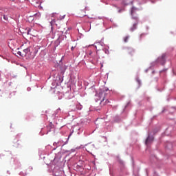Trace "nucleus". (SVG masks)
Listing matches in <instances>:
<instances>
[{
  "mask_svg": "<svg viewBox=\"0 0 176 176\" xmlns=\"http://www.w3.org/2000/svg\"><path fill=\"white\" fill-rule=\"evenodd\" d=\"M38 53V47L30 45L25 48L22 52L18 51L17 54L21 57H25V58H34Z\"/></svg>",
  "mask_w": 176,
  "mask_h": 176,
  "instance_id": "nucleus-1",
  "label": "nucleus"
},
{
  "mask_svg": "<svg viewBox=\"0 0 176 176\" xmlns=\"http://www.w3.org/2000/svg\"><path fill=\"white\" fill-rule=\"evenodd\" d=\"M99 100H100V105H106V104H109V100L105 98V94L100 93L98 94Z\"/></svg>",
  "mask_w": 176,
  "mask_h": 176,
  "instance_id": "nucleus-2",
  "label": "nucleus"
},
{
  "mask_svg": "<svg viewBox=\"0 0 176 176\" xmlns=\"http://www.w3.org/2000/svg\"><path fill=\"white\" fill-rule=\"evenodd\" d=\"M89 56L90 58H92V61L97 62L98 61V58L100 56H98V53L97 52H89Z\"/></svg>",
  "mask_w": 176,
  "mask_h": 176,
  "instance_id": "nucleus-3",
  "label": "nucleus"
},
{
  "mask_svg": "<svg viewBox=\"0 0 176 176\" xmlns=\"http://www.w3.org/2000/svg\"><path fill=\"white\" fill-rule=\"evenodd\" d=\"M158 63H160L162 65L166 63V54H162L161 57L158 58Z\"/></svg>",
  "mask_w": 176,
  "mask_h": 176,
  "instance_id": "nucleus-4",
  "label": "nucleus"
},
{
  "mask_svg": "<svg viewBox=\"0 0 176 176\" xmlns=\"http://www.w3.org/2000/svg\"><path fill=\"white\" fill-rule=\"evenodd\" d=\"M153 141V136H148L145 142L146 145H148V144H151Z\"/></svg>",
  "mask_w": 176,
  "mask_h": 176,
  "instance_id": "nucleus-5",
  "label": "nucleus"
},
{
  "mask_svg": "<svg viewBox=\"0 0 176 176\" xmlns=\"http://www.w3.org/2000/svg\"><path fill=\"white\" fill-rule=\"evenodd\" d=\"M127 53L130 54V56H134L135 50L133 48H128Z\"/></svg>",
  "mask_w": 176,
  "mask_h": 176,
  "instance_id": "nucleus-6",
  "label": "nucleus"
},
{
  "mask_svg": "<svg viewBox=\"0 0 176 176\" xmlns=\"http://www.w3.org/2000/svg\"><path fill=\"white\" fill-rule=\"evenodd\" d=\"M95 47H96V50H100L101 49V47H102V45L100 43H96L95 45Z\"/></svg>",
  "mask_w": 176,
  "mask_h": 176,
  "instance_id": "nucleus-7",
  "label": "nucleus"
},
{
  "mask_svg": "<svg viewBox=\"0 0 176 176\" xmlns=\"http://www.w3.org/2000/svg\"><path fill=\"white\" fill-rule=\"evenodd\" d=\"M138 24V23H135L133 25L132 28H131L130 31H131V32H133V31H134L135 30H137V25Z\"/></svg>",
  "mask_w": 176,
  "mask_h": 176,
  "instance_id": "nucleus-8",
  "label": "nucleus"
},
{
  "mask_svg": "<svg viewBox=\"0 0 176 176\" xmlns=\"http://www.w3.org/2000/svg\"><path fill=\"white\" fill-rule=\"evenodd\" d=\"M129 39H130V36H129L124 37V42H125V43H127V42H129Z\"/></svg>",
  "mask_w": 176,
  "mask_h": 176,
  "instance_id": "nucleus-9",
  "label": "nucleus"
},
{
  "mask_svg": "<svg viewBox=\"0 0 176 176\" xmlns=\"http://www.w3.org/2000/svg\"><path fill=\"white\" fill-rule=\"evenodd\" d=\"M3 20L7 21V23H9V17H8V16L3 15Z\"/></svg>",
  "mask_w": 176,
  "mask_h": 176,
  "instance_id": "nucleus-10",
  "label": "nucleus"
},
{
  "mask_svg": "<svg viewBox=\"0 0 176 176\" xmlns=\"http://www.w3.org/2000/svg\"><path fill=\"white\" fill-rule=\"evenodd\" d=\"M50 24L51 25H54V24H56V19H52Z\"/></svg>",
  "mask_w": 176,
  "mask_h": 176,
  "instance_id": "nucleus-11",
  "label": "nucleus"
},
{
  "mask_svg": "<svg viewBox=\"0 0 176 176\" xmlns=\"http://www.w3.org/2000/svg\"><path fill=\"white\" fill-rule=\"evenodd\" d=\"M31 29H28V31H27V35H31Z\"/></svg>",
  "mask_w": 176,
  "mask_h": 176,
  "instance_id": "nucleus-12",
  "label": "nucleus"
},
{
  "mask_svg": "<svg viewBox=\"0 0 176 176\" xmlns=\"http://www.w3.org/2000/svg\"><path fill=\"white\" fill-rule=\"evenodd\" d=\"M136 81H137V82L138 83V85H140V84H141V81H140L139 79H137Z\"/></svg>",
  "mask_w": 176,
  "mask_h": 176,
  "instance_id": "nucleus-13",
  "label": "nucleus"
},
{
  "mask_svg": "<svg viewBox=\"0 0 176 176\" xmlns=\"http://www.w3.org/2000/svg\"><path fill=\"white\" fill-rule=\"evenodd\" d=\"M74 49H75L74 47H72L71 50H74Z\"/></svg>",
  "mask_w": 176,
  "mask_h": 176,
  "instance_id": "nucleus-14",
  "label": "nucleus"
},
{
  "mask_svg": "<svg viewBox=\"0 0 176 176\" xmlns=\"http://www.w3.org/2000/svg\"><path fill=\"white\" fill-rule=\"evenodd\" d=\"M52 17H54V14H52Z\"/></svg>",
  "mask_w": 176,
  "mask_h": 176,
  "instance_id": "nucleus-15",
  "label": "nucleus"
},
{
  "mask_svg": "<svg viewBox=\"0 0 176 176\" xmlns=\"http://www.w3.org/2000/svg\"><path fill=\"white\" fill-rule=\"evenodd\" d=\"M11 1H12V2H14V0H11Z\"/></svg>",
  "mask_w": 176,
  "mask_h": 176,
  "instance_id": "nucleus-16",
  "label": "nucleus"
}]
</instances>
